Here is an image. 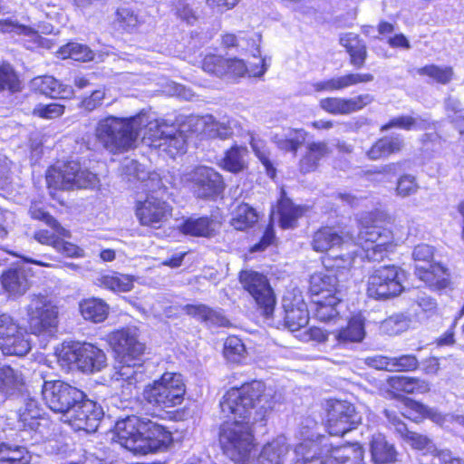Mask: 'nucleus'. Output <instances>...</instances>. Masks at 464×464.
<instances>
[{
    "mask_svg": "<svg viewBox=\"0 0 464 464\" xmlns=\"http://www.w3.org/2000/svg\"><path fill=\"white\" fill-rule=\"evenodd\" d=\"M29 214L32 219L43 221L53 229V231L48 229L36 230L34 233V238L38 243L52 246L66 257L78 258L84 256L82 248L67 240L71 237L70 230L63 227L49 212L38 206H32Z\"/></svg>",
    "mask_w": 464,
    "mask_h": 464,
    "instance_id": "0eeeda50",
    "label": "nucleus"
},
{
    "mask_svg": "<svg viewBox=\"0 0 464 464\" xmlns=\"http://www.w3.org/2000/svg\"><path fill=\"white\" fill-rule=\"evenodd\" d=\"M399 229L392 218L374 214L365 218L358 232V245L364 257L372 262H380L395 251L400 245Z\"/></svg>",
    "mask_w": 464,
    "mask_h": 464,
    "instance_id": "7ed1b4c3",
    "label": "nucleus"
},
{
    "mask_svg": "<svg viewBox=\"0 0 464 464\" xmlns=\"http://www.w3.org/2000/svg\"><path fill=\"white\" fill-rule=\"evenodd\" d=\"M277 237L275 230V226L273 221H269L262 233V236L258 239L256 243L249 246L248 252L249 253H261L266 251L270 246H277Z\"/></svg>",
    "mask_w": 464,
    "mask_h": 464,
    "instance_id": "052dcab7",
    "label": "nucleus"
},
{
    "mask_svg": "<svg viewBox=\"0 0 464 464\" xmlns=\"http://www.w3.org/2000/svg\"><path fill=\"white\" fill-rule=\"evenodd\" d=\"M445 111L447 121L459 131L464 135V108L459 102L448 99L445 103Z\"/></svg>",
    "mask_w": 464,
    "mask_h": 464,
    "instance_id": "4d7b16f0",
    "label": "nucleus"
},
{
    "mask_svg": "<svg viewBox=\"0 0 464 464\" xmlns=\"http://www.w3.org/2000/svg\"><path fill=\"white\" fill-rule=\"evenodd\" d=\"M364 334V320L360 314H354L338 331L336 340L339 343H358L363 339Z\"/></svg>",
    "mask_w": 464,
    "mask_h": 464,
    "instance_id": "37998d69",
    "label": "nucleus"
},
{
    "mask_svg": "<svg viewBox=\"0 0 464 464\" xmlns=\"http://www.w3.org/2000/svg\"><path fill=\"white\" fill-rule=\"evenodd\" d=\"M416 72L419 75L426 76L441 85L449 84L455 76L454 69L450 65L440 66L430 63L418 68Z\"/></svg>",
    "mask_w": 464,
    "mask_h": 464,
    "instance_id": "c03bdc74",
    "label": "nucleus"
},
{
    "mask_svg": "<svg viewBox=\"0 0 464 464\" xmlns=\"http://www.w3.org/2000/svg\"><path fill=\"white\" fill-rule=\"evenodd\" d=\"M420 142L425 150L434 153L444 148L446 139L440 132L435 130L433 132L423 133L420 139Z\"/></svg>",
    "mask_w": 464,
    "mask_h": 464,
    "instance_id": "0e129e2a",
    "label": "nucleus"
},
{
    "mask_svg": "<svg viewBox=\"0 0 464 464\" xmlns=\"http://www.w3.org/2000/svg\"><path fill=\"white\" fill-rule=\"evenodd\" d=\"M249 162L247 147L233 143L224 150L222 157L218 161V166L225 172L239 175L248 171Z\"/></svg>",
    "mask_w": 464,
    "mask_h": 464,
    "instance_id": "c85d7f7f",
    "label": "nucleus"
},
{
    "mask_svg": "<svg viewBox=\"0 0 464 464\" xmlns=\"http://www.w3.org/2000/svg\"><path fill=\"white\" fill-rule=\"evenodd\" d=\"M34 85L40 93L51 99H70L74 93L71 86L62 84L50 75L35 77Z\"/></svg>",
    "mask_w": 464,
    "mask_h": 464,
    "instance_id": "f704fd0d",
    "label": "nucleus"
},
{
    "mask_svg": "<svg viewBox=\"0 0 464 464\" xmlns=\"http://www.w3.org/2000/svg\"><path fill=\"white\" fill-rule=\"evenodd\" d=\"M308 296L313 317L322 323L335 322L340 317L338 306L342 304L339 280L335 276L323 272L310 276Z\"/></svg>",
    "mask_w": 464,
    "mask_h": 464,
    "instance_id": "20e7f679",
    "label": "nucleus"
},
{
    "mask_svg": "<svg viewBox=\"0 0 464 464\" xmlns=\"http://www.w3.org/2000/svg\"><path fill=\"white\" fill-rule=\"evenodd\" d=\"M180 234L191 237L211 238L218 234L217 221L210 216L185 218L178 226Z\"/></svg>",
    "mask_w": 464,
    "mask_h": 464,
    "instance_id": "7c9ffc66",
    "label": "nucleus"
},
{
    "mask_svg": "<svg viewBox=\"0 0 464 464\" xmlns=\"http://www.w3.org/2000/svg\"><path fill=\"white\" fill-rule=\"evenodd\" d=\"M246 346L238 336L228 335L223 344L224 357L232 362H240L246 355Z\"/></svg>",
    "mask_w": 464,
    "mask_h": 464,
    "instance_id": "5fc2aeb1",
    "label": "nucleus"
},
{
    "mask_svg": "<svg viewBox=\"0 0 464 464\" xmlns=\"http://www.w3.org/2000/svg\"><path fill=\"white\" fill-rule=\"evenodd\" d=\"M404 138L400 134L384 135L377 138L365 150V157L371 161L387 160L405 150Z\"/></svg>",
    "mask_w": 464,
    "mask_h": 464,
    "instance_id": "393cba45",
    "label": "nucleus"
},
{
    "mask_svg": "<svg viewBox=\"0 0 464 464\" xmlns=\"http://www.w3.org/2000/svg\"><path fill=\"white\" fill-rule=\"evenodd\" d=\"M23 385L22 378L11 366L0 368V394L8 397L19 392Z\"/></svg>",
    "mask_w": 464,
    "mask_h": 464,
    "instance_id": "09e8293b",
    "label": "nucleus"
},
{
    "mask_svg": "<svg viewBox=\"0 0 464 464\" xmlns=\"http://www.w3.org/2000/svg\"><path fill=\"white\" fill-rule=\"evenodd\" d=\"M65 106L57 102L37 104L32 111V115L44 120H53L63 115Z\"/></svg>",
    "mask_w": 464,
    "mask_h": 464,
    "instance_id": "680f3d73",
    "label": "nucleus"
},
{
    "mask_svg": "<svg viewBox=\"0 0 464 464\" xmlns=\"http://www.w3.org/2000/svg\"><path fill=\"white\" fill-rule=\"evenodd\" d=\"M257 210L246 202L239 203L234 209L230 218V226L237 231H247L258 223Z\"/></svg>",
    "mask_w": 464,
    "mask_h": 464,
    "instance_id": "ea45409f",
    "label": "nucleus"
},
{
    "mask_svg": "<svg viewBox=\"0 0 464 464\" xmlns=\"http://www.w3.org/2000/svg\"><path fill=\"white\" fill-rule=\"evenodd\" d=\"M405 412L402 413L403 417L412 422L420 423L426 419H432L434 416L433 411L420 401L412 398H401Z\"/></svg>",
    "mask_w": 464,
    "mask_h": 464,
    "instance_id": "a18cd8bd",
    "label": "nucleus"
},
{
    "mask_svg": "<svg viewBox=\"0 0 464 464\" xmlns=\"http://www.w3.org/2000/svg\"><path fill=\"white\" fill-rule=\"evenodd\" d=\"M371 460L373 464H394L398 460L395 445L382 433H376L370 440Z\"/></svg>",
    "mask_w": 464,
    "mask_h": 464,
    "instance_id": "72a5a7b5",
    "label": "nucleus"
},
{
    "mask_svg": "<svg viewBox=\"0 0 464 464\" xmlns=\"http://www.w3.org/2000/svg\"><path fill=\"white\" fill-rule=\"evenodd\" d=\"M150 145L171 159L182 156L187 151L184 132L165 121L157 122L148 131Z\"/></svg>",
    "mask_w": 464,
    "mask_h": 464,
    "instance_id": "2eb2a0df",
    "label": "nucleus"
},
{
    "mask_svg": "<svg viewBox=\"0 0 464 464\" xmlns=\"http://www.w3.org/2000/svg\"><path fill=\"white\" fill-rule=\"evenodd\" d=\"M0 350L5 355L14 356H24L31 350L22 327L5 314L0 315Z\"/></svg>",
    "mask_w": 464,
    "mask_h": 464,
    "instance_id": "4be33fe9",
    "label": "nucleus"
},
{
    "mask_svg": "<svg viewBox=\"0 0 464 464\" xmlns=\"http://www.w3.org/2000/svg\"><path fill=\"white\" fill-rule=\"evenodd\" d=\"M140 133L137 116L101 119L95 128L97 141L110 153L121 154L131 149Z\"/></svg>",
    "mask_w": 464,
    "mask_h": 464,
    "instance_id": "39448f33",
    "label": "nucleus"
},
{
    "mask_svg": "<svg viewBox=\"0 0 464 464\" xmlns=\"http://www.w3.org/2000/svg\"><path fill=\"white\" fill-rule=\"evenodd\" d=\"M413 273L428 289L440 295L451 292L455 288L453 274L442 262H432L428 266L415 265Z\"/></svg>",
    "mask_w": 464,
    "mask_h": 464,
    "instance_id": "6ab92c4d",
    "label": "nucleus"
},
{
    "mask_svg": "<svg viewBox=\"0 0 464 464\" xmlns=\"http://www.w3.org/2000/svg\"><path fill=\"white\" fill-rule=\"evenodd\" d=\"M107 89L105 86H101L98 89L92 91L88 95L81 98L78 107L84 112H92L102 107L107 95Z\"/></svg>",
    "mask_w": 464,
    "mask_h": 464,
    "instance_id": "13d9d810",
    "label": "nucleus"
},
{
    "mask_svg": "<svg viewBox=\"0 0 464 464\" xmlns=\"http://www.w3.org/2000/svg\"><path fill=\"white\" fill-rule=\"evenodd\" d=\"M353 238V234L346 230L342 222L323 224L313 231L310 246L315 253L328 254L334 249L341 248Z\"/></svg>",
    "mask_w": 464,
    "mask_h": 464,
    "instance_id": "a211bd4d",
    "label": "nucleus"
},
{
    "mask_svg": "<svg viewBox=\"0 0 464 464\" xmlns=\"http://www.w3.org/2000/svg\"><path fill=\"white\" fill-rule=\"evenodd\" d=\"M276 400L264 381L253 379L227 389L222 396L221 411L232 422L223 428V452L235 464H249L257 450L253 426L266 424Z\"/></svg>",
    "mask_w": 464,
    "mask_h": 464,
    "instance_id": "f257e3e1",
    "label": "nucleus"
},
{
    "mask_svg": "<svg viewBox=\"0 0 464 464\" xmlns=\"http://www.w3.org/2000/svg\"><path fill=\"white\" fill-rule=\"evenodd\" d=\"M160 190L166 193L167 188L161 186L159 189H152L144 198L135 201L134 215L140 227L159 230L172 218L174 208L160 194Z\"/></svg>",
    "mask_w": 464,
    "mask_h": 464,
    "instance_id": "1a4fd4ad",
    "label": "nucleus"
},
{
    "mask_svg": "<svg viewBox=\"0 0 464 464\" xmlns=\"http://www.w3.org/2000/svg\"><path fill=\"white\" fill-rule=\"evenodd\" d=\"M30 460L31 457L24 447L0 443V464H29Z\"/></svg>",
    "mask_w": 464,
    "mask_h": 464,
    "instance_id": "8fccbe9b",
    "label": "nucleus"
},
{
    "mask_svg": "<svg viewBox=\"0 0 464 464\" xmlns=\"http://www.w3.org/2000/svg\"><path fill=\"white\" fill-rule=\"evenodd\" d=\"M238 281L253 299L256 310L266 319L273 317L276 295L268 277L253 269H243L238 273Z\"/></svg>",
    "mask_w": 464,
    "mask_h": 464,
    "instance_id": "9d476101",
    "label": "nucleus"
},
{
    "mask_svg": "<svg viewBox=\"0 0 464 464\" xmlns=\"http://www.w3.org/2000/svg\"><path fill=\"white\" fill-rule=\"evenodd\" d=\"M275 208L278 218V225L285 230L296 227L299 219L303 218L307 211L305 206L295 204L283 188L280 191Z\"/></svg>",
    "mask_w": 464,
    "mask_h": 464,
    "instance_id": "cd10ccee",
    "label": "nucleus"
},
{
    "mask_svg": "<svg viewBox=\"0 0 464 464\" xmlns=\"http://www.w3.org/2000/svg\"><path fill=\"white\" fill-rule=\"evenodd\" d=\"M403 269L394 264L374 268L368 276L366 294L368 297L385 301L399 296L404 291Z\"/></svg>",
    "mask_w": 464,
    "mask_h": 464,
    "instance_id": "9b49d317",
    "label": "nucleus"
},
{
    "mask_svg": "<svg viewBox=\"0 0 464 464\" xmlns=\"http://www.w3.org/2000/svg\"><path fill=\"white\" fill-rule=\"evenodd\" d=\"M387 391L399 401L401 398H409L406 394H424L430 392V384L419 377L393 375L386 380Z\"/></svg>",
    "mask_w": 464,
    "mask_h": 464,
    "instance_id": "a878e982",
    "label": "nucleus"
},
{
    "mask_svg": "<svg viewBox=\"0 0 464 464\" xmlns=\"http://www.w3.org/2000/svg\"><path fill=\"white\" fill-rule=\"evenodd\" d=\"M332 154V149L324 140H314L306 144L304 154L297 163L298 171L306 175L318 170L323 160Z\"/></svg>",
    "mask_w": 464,
    "mask_h": 464,
    "instance_id": "c756f323",
    "label": "nucleus"
},
{
    "mask_svg": "<svg viewBox=\"0 0 464 464\" xmlns=\"http://www.w3.org/2000/svg\"><path fill=\"white\" fill-rule=\"evenodd\" d=\"M403 160H398L363 170L361 176L369 182H380L386 175H395L398 169L403 165Z\"/></svg>",
    "mask_w": 464,
    "mask_h": 464,
    "instance_id": "bf43d9fd",
    "label": "nucleus"
},
{
    "mask_svg": "<svg viewBox=\"0 0 464 464\" xmlns=\"http://www.w3.org/2000/svg\"><path fill=\"white\" fill-rule=\"evenodd\" d=\"M57 53L62 59H72L77 62H90L93 59L94 53L91 48L82 44L70 42L62 45Z\"/></svg>",
    "mask_w": 464,
    "mask_h": 464,
    "instance_id": "49530a36",
    "label": "nucleus"
},
{
    "mask_svg": "<svg viewBox=\"0 0 464 464\" xmlns=\"http://www.w3.org/2000/svg\"><path fill=\"white\" fill-rule=\"evenodd\" d=\"M374 80L371 72H347L345 74L328 78L312 83V89L314 92H333L348 89L358 84L368 83Z\"/></svg>",
    "mask_w": 464,
    "mask_h": 464,
    "instance_id": "bb28decb",
    "label": "nucleus"
},
{
    "mask_svg": "<svg viewBox=\"0 0 464 464\" xmlns=\"http://www.w3.org/2000/svg\"><path fill=\"white\" fill-rule=\"evenodd\" d=\"M79 311L84 320L99 324L108 318L110 306L102 298L88 297L79 303Z\"/></svg>",
    "mask_w": 464,
    "mask_h": 464,
    "instance_id": "e433bc0d",
    "label": "nucleus"
},
{
    "mask_svg": "<svg viewBox=\"0 0 464 464\" xmlns=\"http://www.w3.org/2000/svg\"><path fill=\"white\" fill-rule=\"evenodd\" d=\"M24 88L19 72L9 62H0V93L14 94Z\"/></svg>",
    "mask_w": 464,
    "mask_h": 464,
    "instance_id": "79ce46f5",
    "label": "nucleus"
},
{
    "mask_svg": "<svg viewBox=\"0 0 464 464\" xmlns=\"http://www.w3.org/2000/svg\"><path fill=\"white\" fill-rule=\"evenodd\" d=\"M15 34L18 35H31L34 34V28L20 24L10 18L0 19V34Z\"/></svg>",
    "mask_w": 464,
    "mask_h": 464,
    "instance_id": "69168bd1",
    "label": "nucleus"
},
{
    "mask_svg": "<svg viewBox=\"0 0 464 464\" xmlns=\"http://www.w3.org/2000/svg\"><path fill=\"white\" fill-rule=\"evenodd\" d=\"M58 306L44 295H35L27 307V328L30 334L49 337L58 331Z\"/></svg>",
    "mask_w": 464,
    "mask_h": 464,
    "instance_id": "f8f14e48",
    "label": "nucleus"
},
{
    "mask_svg": "<svg viewBox=\"0 0 464 464\" xmlns=\"http://www.w3.org/2000/svg\"><path fill=\"white\" fill-rule=\"evenodd\" d=\"M416 124L417 121L415 118L408 115H401L391 118L388 121L381 125L380 130L386 131L393 128L411 130L416 126Z\"/></svg>",
    "mask_w": 464,
    "mask_h": 464,
    "instance_id": "338daca9",
    "label": "nucleus"
},
{
    "mask_svg": "<svg viewBox=\"0 0 464 464\" xmlns=\"http://www.w3.org/2000/svg\"><path fill=\"white\" fill-rule=\"evenodd\" d=\"M184 313L201 323H217L220 314L205 304H187L183 306Z\"/></svg>",
    "mask_w": 464,
    "mask_h": 464,
    "instance_id": "603ef678",
    "label": "nucleus"
},
{
    "mask_svg": "<svg viewBox=\"0 0 464 464\" xmlns=\"http://www.w3.org/2000/svg\"><path fill=\"white\" fill-rule=\"evenodd\" d=\"M42 393L46 405L59 413L68 412L85 397L82 391L60 380L45 382Z\"/></svg>",
    "mask_w": 464,
    "mask_h": 464,
    "instance_id": "dca6fc26",
    "label": "nucleus"
},
{
    "mask_svg": "<svg viewBox=\"0 0 464 464\" xmlns=\"http://www.w3.org/2000/svg\"><path fill=\"white\" fill-rule=\"evenodd\" d=\"M186 384L179 372H164L158 379L145 385L143 400L153 408L165 410L182 404Z\"/></svg>",
    "mask_w": 464,
    "mask_h": 464,
    "instance_id": "6e6552de",
    "label": "nucleus"
},
{
    "mask_svg": "<svg viewBox=\"0 0 464 464\" xmlns=\"http://www.w3.org/2000/svg\"><path fill=\"white\" fill-rule=\"evenodd\" d=\"M435 255V248L425 243H420L413 247L411 256L415 262H424L429 265L433 261Z\"/></svg>",
    "mask_w": 464,
    "mask_h": 464,
    "instance_id": "774afa93",
    "label": "nucleus"
},
{
    "mask_svg": "<svg viewBox=\"0 0 464 464\" xmlns=\"http://www.w3.org/2000/svg\"><path fill=\"white\" fill-rule=\"evenodd\" d=\"M107 342L115 354V358L123 365L133 367L140 364L146 350L138 335L129 327L111 331L107 335Z\"/></svg>",
    "mask_w": 464,
    "mask_h": 464,
    "instance_id": "ddd939ff",
    "label": "nucleus"
},
{
    "mask_svg": "<svg viewBox=\"0 0 464 464\" xmlns=\"http://www.w3.org/2000/svg\"><path fill=\"white\" fill-rule=\"evenodd\" d=\"M115 430L121 444L135 454L164 452L174 441L164 425L134 415L117 421Z\"/></svg>",
    "mask_w": 464,
    "mask_h": 464,
    "instance_id": "f03ea898",
    "label": "nucleus"
},
{
    "mask_svg": "<svg viewBox=\"0 0 464 464\" xmlns=\"http://www.w3.org/2000/svg\"><path fill=\"white\" fill-rule=\"evenodd\" d=\"M420 186L415 175L402 173L398 176L394 184V193L399 198H409L414 196L420 190Z\"/></svg>",
    "mask_w": 464,
    "mask_h": 464,
    "instance_id": "864d4df0",
    "label": "nucleus"
},
{
    "mask_svg": "<svg viewBox=\"0 0 464 464\" xmlns=\"http://www.w3.org/2000/svg\"><path fill=\"white\" fill-rule=\"evenodd\" d=\"M325 430L331 436L343 437L359 424L354 405L347 401L328 399L325 403Z\"/></svg>",
    "mask_w": 464,
    "mask_h": 464,
    "instance_id": "4468645a",
    "label": "nucleus"
},
{
    "mask_svg": "<svg viewBox=\"0 0 464 464\" xmlns=\"http://www.w3.org/2000/svg\"><path fill=\"white\" fill-rule=\"evenodd\" d=\"M143 21L133 9L121 6L115 12V24L123 33L131 34L135 32Z\"/></svg>",
    "mask_w": 464,
    "mask_h": 464,
    "instance_id": "de8ad7c7",
    "label": "nucleus"
},
{
    "mask_svg": "<svg viewBox=\"0 0 464 464\" xmlns=\"http://www.w3.org/2000/svg\"><path fill=\"white\" fill-rule=\"evenodd\" d=\"M135 278L130 275H124L116 271L101 275L98 278V286L114 293L130 292L133 288Z\"/></svg>",
    "mask_w": 464,
    "mask_h": 464,
    "instance_id": "a19ab883",
    "label": "nucleus"
},
{
    "mask_svg": "<svg viewBox=\"0 0 464 464\" xmlns=\"http://www.w3.org/2000/svg\"><path fill=\"white\" fill-rule=\"evenodd\" d=\"M340 44L348 54V61L354 69L365 67L368 58V48L359 34L353 33L343 34L340 37Z\"/></svg>",
    "mask_w": 464,
    "mask_h": 464,
    "instance_id": "473e14b6",
    "label": "nucleus"
},
{
    "mask_svg": "<svg viewBox=\"0 0 464 464\" xmlns=\"http://www.w3.org/2000/svg\"><path fill=\"white\" fill-rule=\"evenodd\" d=\"M226 58V56L219 53H205L200 60V68L210 76L222 79Z\"/></svg>",
    "mask_w": 464,
    "mask_h": 464,
    "instance_id": "6e6d98bb",
    "label": "nucleus"
},
{
    "mask_svg": "<svg viewBox=\"0 0 464 464\" xmlns=\"http://www.w3.org/2000/svg\"><path fill=\"white\" fill-rule=\"evenodd\" d=\"M190 183L194 196L200 199H216L226 188L223 176L206 166H199L194 170Z\"/></svg>",
    "mask_w": 464,
    "mask_h": 464,
    "instance_id": "412c9836",
    "label": "nucleus"
},
{
    "mask_svg": "<svg viewBox=\"0 0 464 464\" xmlns=\"http://www.w3.org/2000/svg\"><path fill=\"white\" fill-rule=\"evenodd\" d=\"M393 372H414L419 366L420 362L414 354H401L392 357Z\"/></svg>",
    "mask_w": 464,
    "mask_h": 464,
    "instance_id": "e2e57ef3",
    "label": "nucleus"
},
{
    "mask_svg": "<svg viewBox=\"0 0 464 464\" xmlns=\"http://www.w3.org/2000/svg\"><path fill=\"white\" fill-rule=\"evenodd\" d=\"M102 416V407L85 396L73 407L69 423L77 431L93 433L97 430Z\"/></svg>",
    "mask_w": 464,
    "mask_h": 464,
    "instance_id": "5701e85b",
    "label": "nucleus"
},
{
    "mask_svg": "<svg viewBox=\"0 0 464 464\" xmlns=\"http://www.w3.org/2000/svg\"><path fill=\"white\" fill-rule=\"evenodd\" d=\"M370 93H360L353 97L327 96L322 98L319 108L330 115H350L369 106L373 102Z\"/></svg>",
    "mask_w": 464,
    "mask_h": 464,
    "instance_id": "b1692460",
    "label": "nucleus"
},
{
    "mask_svg": "<svg viewBox=\"0 0 464 464\" xmlns=\"http://www.w3.org/2000/svg\"><path fill=\"white\" fill-rule=\"evenodd\" d=\"M244 42L246 50H257L260 37L250 31H238L237 34L233 32H224L219 37V45L223 50L228 51L231 49H238L240 43Z\"/></svg>",
    "mask_w": 464,
    "mask_h": 464,
    "instance_id": "4c0bfd02",
    "label": "nucleus"
},
{
    "mask_svg": "<svg viewBox=\"0 0 464 464\" xmlns=\"http://www.w3.org/2000/svg\"><path fill=\"white\" fill-rule=\"evenodd\" d=\"M46 187L54 198L56 191L92 189L99 186L100 179L77 160H66L60 165H51L45 171Z\"/></svg>",
    "mask_w": 464,
    "mask_h": 464,
    "instance_id": "423d86ee",
    "label": "nucleus"
},
{
    "mask_svg": "<svg viewBox=\"0 0 464 464\" xmlns=\"http://www.w3.org/2000/svg\"><path fill=\"white\" fill-rule=\"evenodd\" d=\"M266 71L265 61H260L257 70H249L243 59L227 57L222 72V78L237 80L243 77L262 76Z\"/></svg>",
    "mask_w": 464,
    "mask_h": 464,
    "instance_id": "58836bf2",
    "label": "nucleus"
},
{
    "mask_svg": "<svg viewBox=\"0 0 464 464\" xmlns=\"http://www.w3.org/2000/svg\"><path fill=\"white\" fill-rule=\"evenodd\" d=\"M17 423L24 431L42 435L47 433L53 425L49 414L34 398L26 399L17 410Z\"/></svg>",
    "mask_w": 464,
    "mask_h": 464,
    "instance_id": "aec40b11",
    "label": "nucleus"
},
{
    "mask_svg": "<svg viewBox=\"0 0 464 464\" xmlns=\"http://www.w3.org/2000/svg\"><path fill=\"white\" fill-rule=\"evenodd\" d=\"M354 254L347 253L343 255H336L334 256H324L322 262L325 269L329 272H333L334 274L332 276H335L337 277L338 274L351 270L354 263Z\"/></svg>",
    "mask_w": 464,
    "mask_h": 464,
    "instance_id": "3c124183",
    "label": "nucleus"
},
{
    "mask_svg": "<svg viewBox=\"0 0 464 464\" xmlns=\"http://www.w3.org/2000/svg\"><path fill=\"white\" fill-rule=\"evenodd\" d=\"M285 314L283 324L291 332H295L305 327L309 322V312L306 304L300 300L297 303L284 304Z\"/></svg>",
    "mask_w": 464,
    "mask_h": 464,
    "instance_id": "c9c22d12",
    "label": "nucleus"
},
{
    "mask_svg": "<svg viewBox=\"0 0 464 464\" xmlns=\"http://www.w3.org/2000/svg\"><path fill=\"white\" fill-rule=\"evenodd\" d=\"M63 359L74 364L82 372H94L102 370L106 364L104 352L90 343H76L68 346Z\"/></svg>",
    "mask_w": 464,
    "mask_h": 464,
    "instance_id": "f3484780",
    "label": "nucleus"
},
{
    "mask_svg": "<svg viewBox=\"0 0 464 464\" xmlns=\"http://www.w3.org/2000/svg\"><path fill=\"white\" fill-rule=\"evenodd\" d=\"M0 285L8 297L15 298L25 294L30 287V282L23 267L12 266L0 274Z\"/></svg>",
    "mask_w": 464,
    "mask_h": 464,
    "instance_id": "2f4dec72",
    "label": "nucleus"
}]
</instances>
